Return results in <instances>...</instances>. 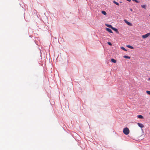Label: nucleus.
Returning <instances> with one entry per match:
<instances>
[{
    "instance_id": "17",
    "label": "nucleus",
    "mask_w": 150,
    "mask_h": 150,
    "mask_svg": "<svg viewBox=\"0 0 150 150\" xmlns=\"http://www.w3.org/2000/svg\"><path fill=\"white\" fill-rule=\"evenodd\" d=\"M108 44L109 45H110V46L112 45L111 43L110 42H108Z\"/></svg>"
},
{
    "instance_id": "3",
    "label": "nucleus",
    "mask_w": 150,
    "mask_h": 150,
    "mask_svg": "<svg viewBox=\"0 0 150 150\" xmlns=\"http://www.w3.org/2000/svg\"><path fill=\"white\" fill-rule=\"evenodd\" d=\"M124 21L128 25H129V26H132V23H131L130 22H128L127 20H125Z\"/></svg>"
},
{
    "instance_id": "7",
    "label": "nucleus",
    "mask_w": 150,
    "mask_h": 150,
    "mask_svg": "<svg viewBox=\"0 0 150 150\" xmlns=\"http://www.w3.org/2000/svg\"><path fill=\"white\" fill-rule=\"evenodd\" d=\"M137 117L140 119H143L144 118L141 115H137Z\"/></svg>"
},
{
    "instance_id": "12",
    "label": "nucleus",
    "mask_w": 150,
    "mask_h": 150,
    "mask_svg": "<svg viewBox=\"0 0 150 150\" xmlns=\"http://www.w3.org/2000/svg\"><path fill=\"white\" fill-rule=\"evenodd\" d=\"M106 26H107V27H108L109 28H112V26L110 25L106 24Z\"/></svg>"
},
{
    "instance_id": "1",
    "label": "nucleus",
    "mask_w": 150,
    "mask_h": 150,
    "mask_svg": "<svg viewBox=\"0 0 150 150\" xmlns=\"http://www.w3.org/2000/svg\"><path fill=\"white\" fill-rule=\"evenodd\" d=\"M123 132L125 134L128 135L129 133V130L128 128H125L123 130Z\"/></svg>"
},
{
    "instance_id": "10",
    "label": "nucleus",
    "mask_w": 150,
    "mask_h": 150,
    "mask_svg": "<svg viewBox=\"0 0 150 150\" xmlns=\"http://www.w3.org/2000/svg\"><path fill=\"white\" fill-rule=\"evenodd\" d=\"M113 2L114 3L116 4L117 5V6L119 5V4L118 3L116 2L115 1H113Z\"/></svg>"
},
{
    "instance_id": "2",
    "label": "nucleus",
    "mask_w": 150,
    "mask_h": 150,
    "mask_svg": "<svg viewBox=\"0 0 150 150\" xmlns=\"http://www.w3.org/2000/svg\"><path fill=\"white\" fill-rule=\"evenodd\" d=\"M149 35H150V33H149L146 34L144 35H142V37L144 38H147L148 37H149Z\"/></svg>"
},
{
    "instance_id": "15",
    "label": "nucleus",
    "mask_w": 150,
    "mask_h": 150,
    "mask_svg": "<svg viewBox=\"0 0 150 150\" xmlns=\"http://www.w3.org/2000/svg\"><path fill=\"white\" fill-rule=\"evenodd\" d=\"M141 7L143 8H144L145 9H146V5H141Z\"/></svg>"
},
{
    "instance_id": "13",
    "label": "nucleus",
    "mask_w": 150,
    "mask_h": 150,
    "mask_svg": "<svg viewBox=\"0 0 150 150\" xmlns=\"http://www.w3.org/2000/svg\"><path fill=\"white\" fill-rule=\"evenodd\" d=\"M124 57L126 59H130V57L127 56L125 55L124 56Z\"/></svg>"
},
{
    "instance_id": "5",
    "label": "nucleus",
    "mask_w": 150,
    "mask_h": 150,
    "mask_svg": "<svg viewBox=\"0 0 150 150\" xmlns=\"http://www.w3.org/2000/svg\"><path fill=\"white\" fill-rule=\"evenodd\" d=\"M111 29H112L113 30H114L117 33H119V32H118L117 29V28H116L112 27Z\"/></svg>"
},
{
    "instance_id": "6",
    "label": "nucleus",
    "mask_w": 150,
    "mask_h": 150,
    "mask_svg": "<svg viewBox=\"0 0 150 150\" xmlns=\"http://www.w3.org/2000/svg\"><path fill=\"white\" fill-rule=\"evenodd\" d=\"M106 30H107L110 33H112V31L111 29H110L109 28H106Z\"/></svg>"
},
{
    "instance_id": "11",
    "label": "nucleus",
    "mask_w": 150,
    "mask_h": 150,
    "mask_svg": "<svg viewBox=\"0 0 150 150\" xmlns=\"http://www.w3.org/2000/svg\"><path fill=\"white\" fill-rule=\"evenodd\" d=\"M102 13L104 15H106L107 14V13L105 11H102Z\"/></svg>"
},
{
    "instance_id": "20",
    "label": "nucleus",
    "mask_w": 150,
    "mask_h": 150,
    "mask_svg": "<svg viewBox=\"0 0 150 150\" xmlns=\"http://www.w3.org/2000/svg\"><path fill=\"white\" fill-rule=\"evenodd\" d=\"M130 11H132V9H130Z\"/></svg>"
},
{
    "instance_id": "4",
    "label": "nucleus",
    "mask_w": 150,
    "mask_h": 150,
    "mask_svg": "<svg viewBox=\"0 0 150 150\" xmlns=\"http://www.w3.org/2000/svg\"><path fill=\"white\" fill-rule=\"evenodd\" d=\"M137 124L138 126L141 128H142L144 127L142 123H138Z\"/></svg>"
},
{
    "instance_id": "19",
    "label": "nucleus",
    "mask_w": 150,
    "mask_h": 150,
    "mask_svg": "<svg viewBox=\"0 0 150 150\" xmlns=\"http://www.w3.org/2000/svg\"><path fill=\"white\" fill-rule=\"evenodd\" d=\"M148 80H149V81H150V78H149L148 79Z\"/></svg>"
},
{
    "instance_id": "16",
    "label": "nucleus",
    "mask_w": 150,
    "mask_h": 150,
    "mask_svg": "<svg viewBox=\"0 0 150 150\" xmlns=\"http://www.w3.org/2000/svg\"><path fill=\"white\" fill-rule=\"evenodd\" d=\"M132 0L133 1H135L137 3H139V1H137V0Z\"/></svg>"
},
{
    "instance_id": "9",
    "label": "nucleus",
    "mask_w": 150,
    "mask_h": 150,
    "mask_svg": "<svg viewBox=\"0 0 150 150\" xmlns=\"http://www.w3.org/2000/svg\"><path fill=\"white\" fill-rule=\"evenodd\" d=\"M111 61L112 62L114 63H116V60L114 59H111Z\"/></svg>"
},
{
    "instance_id": "21",
    "label": "nucleus",
    "mask_w": 150,
    "mask_h": 150,
    "mask_svg": "<svg viewBox=\"0 0 150 150\" xmlns=\"http://www.w3.org/2000/svg\"><path fill=\"white\" fill-rule=\"evenodd\" d=\"M149 114H150V113H149Z\"/></svg>"
},
{
    "instance_id": "8",
    "label": "nucleus",
    "mask_w": 150,
    "mask_h": 150,
    "mask_svg": "<svg viewBox=\"0 0 150 150\" xmlns=\"http://www.w3.org/2000/svg\"><path fill=\"white\" fill-rule=\"evenodd\" d=\"M127 47L131 49H134V47L130 45H127Z\"/></svg>"
},
{
    "instance_id": "14",
    "label": "nucleus",
    "mask_w": 150,
    "mask_h": 150,
    "mask_svg": "<svg viewBox=\"0 0 150 150\" xmlns=\"http://www.w3.org/2000/svg\"><path fill=\"white\" fill-rule=\"evenodd\" d=\"M121 49L124 50L125 51H127V50H126L124 47H121Z\"/></svg>"
},
{
    "instance_id": "18",
    "label": "nucleus",
    "mask_w": 150,
    "mask_h": 150,
    "mask_svg": "<svg viewBox=\"0 0 150 150\" xmlns=\"http://www.w3.org/2000/svg\"><path fill=\"white\" fill-rule=\"evenodd\" d=\"M146 93L150 95V91H146Z\"/></svg>"
},
{
    "instance_id": "22",
    "label": "nucleus",
    "mask_w": 150,
    "mask_h": 150,
    "mask_svg": "<svg viewBox=\"0 0 150 150\" xmlns=\"http://www.w3.org/2000/svg\"><path fill=\"white\" fill-rule=\"evenodd\" d=\"M149 16H150V15H149Z\"/></svg>"
}]
</instances>
